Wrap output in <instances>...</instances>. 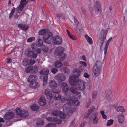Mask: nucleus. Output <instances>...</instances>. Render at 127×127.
<instances>
[{"label": "nucleus", "instance_id": "f8f14e48", "mask_svg": "<svg viewBox=\"0 0 127 127\" xmlns=\"http://www.w3.org/2000/svg\"><path fill=\"white\" fill-rule=\"evenodd\" d=\"M55 79L58 80L59 82H61L64 81L66 79L65 76L61 73L58 74L55 77Z\"/></svg>", "mask_w": 127, "mask_h": 127}, {"label": "nucleus", "instance_id": "72a5a7b5", "mask_svg": "<svg viewBox=\"0 0 127 127\" xmlns=\"http://www.w3.org/2000/svg\"><path fill=\"white\" fill-rule=\"evenodd\" d=\"M61 96L59 94H56L54 97V99L55 100H59L61 99Z\"/></svg>", "mask_w": 127, "mask_h": 127}, {"label": "nucleus", "instance_id": "37998d69", "mask_svg": "<svg viewBox=\"0 0 127 127\" xmlns=\"http://www.w3.org/2000/svg\"><path fill=\"white\" fill-rule=\"evenodd\" d=\"M45 127H56V125L54 123H50L46 125Z\"/></svg>", "mask_w": 127, "mask_h": 127}, {"label": "nucleus", "instance_id": "ea45409f", "mask_svg": "<svg viewBox=\"0 0 127 127\" xmlns=\"http://www.w3.org/2000/svg\"><path fill=\"white\" fill-rule=\"evenodd\" d=\"M38 71V68L36 66H32V73H35L37 72Z\"/></svg>", "mask_w": 127, "mask_h": 127}, {"label": "nucleus", "instance_id": "79ce46f5", "mask_svg": "<svg viewBox=\"0 0 127 127\" xmlns=\"http://www.w3.org/2000/svg\"><path fill=\"white\" fill-rule=\"evenodd\" d=\"M61 70H62L64 71V72L65 73H68L69 72V70L66 67L62 68H61Z\"/></svg>", "mask_w": 127, "mask_h": 127}, {"label": "nucleus", "instance_id": "58836bf2", "mask_svg": "<svg viewBox=\"0 0 127 127\" xmlns=\"http://www.w3.org/2000/svg\"><path fill=\"white\" fill-rule=\"evenodd\" d=\"M43 43V41L41 39H38L37 42V46L38 47H41Z\"/></svg>", "mask_w": 127, "mask_h": 127}, {"label": "nucleus", "instance_id": "49530a36", "mask_svg": "<svg viewBox=\"0 0 127 127\" xmlns=\"http://www.w3.org/2000/svg\"><path fill=\"white\" fill-rule=\"evenodd\" d=\"M105 112L103 110H102L100 111V113L101 115L102 118L103 119H106L107 118V116L104 114Z\"/></svg>", "mask_w": 127, "mask_h": 127}, {"label": "nucleus", "instance_id": "680f3d73", "mask_svg": "<svg viewBox=\"0 0 127 127\" xmlns=\"http://www.w3.org/2000/svg\"><path fill=\"white\" fill-rule=\"evenodd\" d=\"M52 91L54 93L56 94H58L60 92V90L59 89H56L55 90H53Z\"/></svg>", "mask_w": 127, "mask_h": 127}, {"label": "nucleus", "instance_id": "8fccbe9b", "mask_svg": "<svg viewBox=\"0 0 127 127\" xmlns=\"http://www.w3.org/2000/svg\"><path fill=\"white\" fill-rule=\"evenodd\" d=\"M109 94L108 95H106V98L107 100L109 101H110L111 100V99L109 95V94H110L111 93V91H109Z\"/></svg>", "mask_w": 127, "mask_h": 127}, {"label": "nucleus", "instance_id": "de8ad7c7", "mask_svg": "<svg viewBox=\"0 0 127 127\" xmlns=\"http://www.w3.org/2000/svg\"><path fill=\"white\" fill-rule=\"evenodd\" d=\"M51 71L53 73L55 74L58 72V69L57 68H53L51 69Z\"/></svg>", "mask_w": 127, "mask_h": 127}, {"label": "nucleus", "instance_id": "412c9836", "mask_svg": "<svg viewBox=\"0 0 127 127\" xmlns=\"http://www.w3.org/2000/svg\"><path fill=\"white\" fill-rule=\"evenodd\" d=\"M95 109V108L94 106L91 107L90 109L88 110L84 116V118H87L91 112L93 111Z\"/></svg>", "mask_w": 127, "mask_h": 127}, {"label": "nucleus", "instance_id": "c03bdc74", "mask_svg": "<svg viewBox=\"0 0 127 127\" xmlns=\"http://www.w3.org/2000/svg\"><path fill=\"white\" fill-rule=\"evenodd\" d=\"M29 62L28 60L27 59H25L23 60V64L25 66L27 64H29Z\"/></svg>", "mask_w": 127, "mask_h": 127}, {"label": "nucleus", "instance_id": "e2e57ef3", "mask_svg": "<svg viewBox=\"0 0 127 127\" xmlns=\"http://www.w3.org/2000/svg\"><path fill=\"white\" fill-rule=\"evenodd\" d=\"M52 91L54 93L56 94H58L60 92V90L59 89H56L55 90H53Z\"/></svg>", "mask_w": 127, "mask_h": 127}, {"label": "nucleus", "instance_id": "3c124183", "mask_svg": "<svg viewBox=\"0 0 127 127\" xmlns=\"http://www.w3.org/2000/svg\"><path fill=\"white\" fill-rule=\"evenodd\" d=\"M97 94V92L96 91H94L92 94V97L93 98H95L96 97Z\"/></svg>", "mask_w": 127, "mask_h": 127}, {"label": "nucleus", "instance_id": "cd10ccee", "mask_svg": "<svg viewBox=\"0 0 127 127\" xmlns=\"http://www.w3.org/2000/svg\"><path fill=\"white\" fill-rule=\"evenodd\" d=\"M66 32L67 33L68 36L71 39L74 40H76V37L75 36L72 35L71 33H70V32L68 31V30H66Z\"/></svg>", "mask_w": 127, "mask_h": 127}, {"label": "nucleus", "instance_id": "423d86ee", "mask_svg": "<svg viewBox=\"0 0 127 127\" xmlns=\"http://www.w3.org/2000/svg\"><path fill=\"white\" fill-rule=\"evenodd\" d=\"M52 42L53 44L60 45L62 42V38L61 37L58 35L56 36L55 37H53V36L51 39L50 43Z\"/></svg>", "mask_w": 127, "mask_h": 127}, {"label": "nucleus", "instance_id": "20e7f679", "mask_svg": "<svg viewBox=\"0 0 127 127\" xmlns=\"http://www.w3.org/2000/svg\"><path fill=\"white\" fill-rule=\"evenodd\" d=\"M71 99L72 100V102H71V105L68 106L69 109L68 111V113L69 112L72 113L75 112L76 109L74 107L79 106L80 104L78 100H73L72 97H71Z\"/></svg>", "mask_w": 127, "mask_h": 127}, {"label": "nucleus", "instance_id": "774afa93", "mask_svg": "<svg viewBox=\"0 0 127 127\" xmlns=\"http://www.w3.org/2000/svg\"><path fill=\"white\" fill-rule=\"evenodd\" d=\"M62 15H63V14L62 13H58L57 15V17L58 18H59Z\"/></svg>", "mask_w": 127, "mask_h": 127}, {"label": "nucleus", "instance_id": "9b49d317", "mask_svg": "<svg viewBox=\"0 0 127 127\" xmlns=\"http://www.w3.org/2000/svg\"><path fill=\"white\" fill-rule=\"evenodd\" d=\"M59 86L62 88V91L64 93H66L68 91L69 87L67 83L65 82L59 83Z\"/></svg>", "mask_w": 127, "mask_h": 127}, {"label": "nucleus", "instance_id": "b1692460", "mask_svg": "<svg viewBox=\"0 0 127 127\" xmlns=\"http://www.w3.org/2000/svg\"><path fill=\"white\" fill-rule=\"evenodd\" d=\"M97 113H96L93 115L92 117L93 121V123L95 124H96L98 121V119L97 118Z\"/></svg>", "mask_w": 127, "mask_h": 127}, {"label": "nucleus", "instance_id": "9d476101", "mask_svg": "<svg viewBox=\"0 0 127 127\" xmlns=\"http://www.w3.org/2000/svg\"><path fill=\"white\" fill-rule=\"evenodd\" d=\"M77 90L75 87H72L69 89L70 91L73 94L75 95V97L76 99H79L81 97V93L77 91Z\"/></svg>", "mask_w": 127, "mask_h": 127}, {"label": "nucleus", "instance_id": "aec40b11", "mask_svg": "<svg viewBox=\"0 0 127 127\" xmlns=\"http://www.w3.org/2000/svg\"><path fill=\"white\" fill-rule=\"evenodd\" d=\"M18 27L23 31L27 30L29 28L28 26L25 24H19Z\"/></svg>", "mask_w": 127, "mask_h": 127}, {"label": "nucleus", "instance_id": "7ed1b4c3", "mask_svg": "<svg viewBox=\"0 0 127 127\" xmlns=\"http://www.w3.org/2000/svg\"><path fill=\"white\" fill-rule=\"evenodd\" d=\"M71 97H70L68 94H65L64 97L61 99V101L63 103L66 102V103L64 104L63 107V111L64 112L68 113V106L71 105V102L72 100L71 99Z\"/></svg>", "mask_w": 127, "mask_h": 127}, {"label": "nucleus", "instance_id": "1a4fd4ad", "mask_svg": "<svg viewBox=\"0 0 127 127\" xmlns=\"http://www.w3.org/2000/svg\"><path fill=\"white\" fill-rule=\"evenodd\" d=\"M52 114L53 115L55 116H59L61 119H64L66 117V115L64 113L58 110L53 111Z\"/></svg>", "mask_w": 127, "mask_h": 127}, {"label": "nucleus", "instance_id": "6e6552de", "mask_svg": "<svg viewBox=\"0 0 127 127\" xmlns=\"http://www.w3.org/2000/svg\"><path fill=\"white\" fill-rule=\"evenodd\" d=\"M81 66H80L79 69H75L73 71V76L76 78H78L80 75L81 72L84 69V68H81Z\"/></svg>", "mask_w": 127, "mask_h": 127}, {"label": "nucleus", "instance_id": "f3484780", "mask_svg": "<svg viewBox=\"0 0 127 127\" xmlns=\"http://www.w3.org/2000/svg\"><path fill=\"white\" fill-rule=\"evenodd\" d=\"M49 86L51 88L53 89L57 87V85L56 81L54 80H53L49 81Z\"/></svg>", "mask_w": 127, "mask_h": 127}, {"label": "nucleus", "instance_id": "4be33fe9", "mask_svg": "<svg viewBox=\"0 0 127 127\" xmlns=\"http://www.w3.org/2000/svg\"><path fill=\"white\" fill-rule=\"evenodd\" d=\"M37 79V77L34 75H31L28 78V81L30 82L36 80Z\"/></svg>", "mask_w": 127, "mask_h": 127}, {"label": "nucleus", "instance_id": "2f4dec72", "mask_svg": "<svg viewBox=\"0 0 127 127\" xmlns=\"http://www.w3.org/2000/svg\"><path fill=\"white\" fill-rule=\"evenodd\" d=\"M124 117L122 115H119L118 117V122L119 123H121L123 122L124 120Z\"/></svg>", "mask_w": 127, "mask_h": 127}, {"label": "nucleus", "instance_id": "39448f33", "mask_svg": "<svg viewBox=\"0 0 127 127\" xmlns=\"http://www.w3.org/2000/svg\"><path fill=\"white\" fill-rule=\"evenodd\" d=\"M16 111L17 115L21 118L26 117L28 116V113L27 111L25 110H22L20 108H17Z\"/></svg>", "mask_w": 127, "mask_h": 127}, {"label": "nucleus", "instance_id": "ddd939ff", "mask_svg": "<svg viewBox=\"0 0 127 127\" xmlns=\"http://www.w3.org/2000/svg\"><path fill=\"white\" fill-rule=\"evenodd\" d=\"M45 94L46 95L47 98L50 99H52L53 96L52 91L49 89H46Z\"/></svg>", "mask_w": 127, "mask_h": 127}, {"label": "nucleus", "instance_id": "e433bc0d", "mask_svg": "<svg viewBox=\"0 0 127 127\" xmlns=\"http://www.w3.org/2000/svg\"><path fill=\"white\" fill-rule=\"evenodd\" d=\"M48 76H45L43 78V86H45L47 83Z\"/></svg>", "mask_w": 127, "mask_h": 127}, {"label": "nucleus", "instance_id": "a18cd8bd", "mask_svg": "<svg viewBox=\"0 0 127 127\" xmlns=\"http://www.w3.org/2000/svg\"><path fill=\"white\" fill-rule=\"evenodd\" d=\"M113 122V120H108L107 123V126H109L112 125Z\"/></svg>", "mask_w": 127, "mask_h": 127}, {"label": "nucleus", "instance_id": "5701e85b", "mask_svg": "<svg viewBox=\"0 0 127 127\" xmlns=\"http://www.w3.org/2000/svg\"><path fill=\"white\" fill-rule=\"evenodd\" d=\"M98 61L96 62L95 65L94 66H96L98 68H101V63L100 61L101 60V56H98Z\"/></svg>", "mask_w": 127, "mask_h": 127}, {"label": "nucleus", "instance_id": "a878e982", "mask_svg": "<svg viewBox=\"0 0 127 127\" xmlns=\"http://www.w3.org/2000/svg\"><path fill=\"white\" fill-rule=\"evenodd\" d=\"M115 108L117 111H120L122 112H125V110L122 106H116Z\"/></svg>", "mask_w": 127, "mask_h": 127}, {"label": "nucleus", "instance_id": "dca6fc26", "mask_svg": "<svg viewBox=\"0 0 127 127\" xmlns=\"http://www.w3.org/2000/svg\"><path fill=\"white\" fill-rule=\"evenodd\" d=\"M73 19L74 22L76 27L80 31H82V29H81L82 28V25L79 22L77 19L75 17H73Z\"/></svg>", "mask_w": 127, "mask_h": 127}, {"label": "nucleus", "instance_id": "864d4df0", "mask_svg": "<svg viewBox=\"0 0 127 127\" xmlns=\"http://www.w3.org/2000/svg\"><path fill=\"white\" fill-rule=\"evenodd\" d=\"M38 86H39L38 83L34 81L32 88H36L38 87Z\"/></svg>", "mask_w": 127, "mask_h": 127}, {"label": "nucleus", "instance_id": "13d9d810", "mask_svg": "<svg viewBox=\"0 0 127 127\" xmlns=\"http://www.w3.org/2000/svg\"><path fill=\"white\" fill-rule=\"evenodd\" d=\"M43 121L42 120H39L37 122V125H42L43 124Z\"/></svg>", "mask_w": 127, "mask_h": 127}, {"label": "nucleus", "instance_id": "f257e3e1", "mask_svg": "<svg viewBox=\"0 0 127 127\" xmlns=\"http://www.w3.org/2000/svg\"><path fill=\"white\" fill-rule=\"evenodd\" d=\"M69 82L72 86H74L77 90L82 91L85 88L86 83L80 79L76 80L74 77L71 76L69 79Z\"/></svg>", "mask_w": 127, "mask_h": 127}, {"label": "nucleus", "instance_id": "a211bd4d", "mask_svg": "<svg viewBox=\"0 0 127 127\" xmlns=\"http://www.w3.org/2000/svg\"><path fill=\"white\" fill-rule=\"evenodd\" d=\"M64 49L63 48L60 47H58L55 50V54H57L58 56H60L61 54H62Z\"/></svg>", "mask_w": 127, "mask_h": 127}, {"label": "nucleus", "instance_id": "09e8293b", "mask_svg": "<svg viewBox=\"0 0 127 127\" xmlns=\"http://www.w3.org/2000/svg\"><path fill=\"white\" fill-rule=\"evenodd\" d=\"M28 61L29 62V65H33L35 62V60H29Z\"/></svg>", "mask_w": 127, "mask_h": 127}, {"label": "nucleus", "instance_id": "338daca9", "mask_svg": "<svg viewBox=\"0 0 127 127\" xmlns=\"http://www.w3.org/2000/svg\"><path fill=\"white\" fill-rule=\"evenodd\" d=\"M35 51V52L38 54L40 53L41 51V49L40 48L37 49Z\"/></svg>", "mask_w": 127, "mask_h": 127}, {"label": "nucleus", "instance_id": "603ef678", "mask_svg": "<svg viewBox=\"0 0 127 127\" xmlns=\"http://www.w3.org/2000/svg\"><path fill=\"white\" fill-rule=\"evenodd\" d=\"M35 39L34 37H30L27 40V41L28 42H31L34 40Z\"/></svg>", "mask_w": 127, "mask_h": 127}, {"label": "nucleus", "instance_id": "473e14b6", "mask_svg": "<svg viewBox=\"0 0 127 127\" xmlns=\"http://www.w3.org/2000/svg\"><path fill=\"white\" fill-rule=\"evenodd\" d=\"M31 109L34 111H37L39 109V107L35 105H32L31 106Z\"/></svg>", "mask_w": 127, "mask_h": 127}, {"label": "nucleus", "instance_id": "0e129e2a", "mask_svg": "<svg viewBox=\"0 0 127 127\" xmlns=\"http://www.w3.org/2000/svg\"><path fill=\"white\" fill-rule=\"evenodd\" d=\"M108 47V46H105L104 48V54L105 55L107 53Z\"/></svg>", "mask_w": 127, "mask_h": 127}, {"label": "nucleus", "instance_id": "5fc2aeb1", "mask_svg": "<svg viewBox=\"0 0 127 127\" xmlns=\"http://www.w3.org/2000/svg\"><path fill=\"white\" fill-rule=\"evenodd\" d=\"M83 76L85 78H88L90 76V75L87 72H85L83 75Z\"/></svg>", "mask_w": 127, "mask_h": 127}, {"label": "nucleus", "instance_id": "f03ea898", "mask_svg": "<svg viewBox=\"0 0 127 127\" xmlns=\"http://www.w3.org/2000/svg\"><path fill=\"white\" fill-rule=\"evenodd\" d=\"M38 34L39 35H43V39L45 43H50L51 39L53 36L52 32H49L47 30L43 29L39 32Z\"/></svg>", "mask_w": 127, "mask_h": 127}, {"label": "nucleus", "instance_id": "bb28decb", "mask_svg": "<svg viewBox=\"0 0 127 127\" xmlns=\"http://www.w3.org/2000/svg\"><path fill=\"white\" fill-rule=\"evenodd\" d=\"M85 37L87 41L90 44H92L93 43V41L92 38L89 37L88 35L85 34Z\"/></svg>", "mask_w": 127, "mask_h": 127}, {"label": "nucleus", "instance_id": "a19ab883", "mask_svg": "<svg viewBox=\"0 0 127 127\" xmlns=\"http://www.w3.org/2000/svg\"><path fill=\"white\" fill-rule=\"evenodd\" d=\"M105 39V38H104L102 39H99V43L101 47L102 45L103 44L104 42L105 41L104 40Z\"/></svg>", "mask_w": 127, "mask_h": 127}, {"label": "nucleus", "instance_id": "4468645a", "mask_svg": "<svg viewBox=\"0 0 127 127\" xmlns=\"http://www.w3.org/2000/svg\"><path fill=\"white\" fill-rule=\"evenodd\" d=\"M39 104L41 106H45L46 103V100L45 97L41 96L38 100Z\"/></svg>", "mask_w": 127, "mask_h": 127}, {"label": "nucleus", "instance_id": "c85d7f7f", "mask_svg": "<svg viewBox=\"0 0 127 127\" xmlns=\"http://www.w3.org/2000/svg\"><path fill=\"white\" fill-rule=\"evenodd\" d=\"M63 65L62 63L58 60L57 61L54 63V65L56 68H60Z\"/></svg>", "mask_w": 127, "mask_h": 127}, {"label": "nucleus", "instance_id": "f704fd0d", "mask_svg": "<svg viewBox=\"0 0 127 127\" xmlns=\"http://www.w3.org/2000/svg\"><path fill=\"white\" fill-rule=\"evenodd\" d=\"M25 71L27 73H29L30 72L32 73V66H28L27 68L25 69Z\"/></svg>", "mask_w": 127, "mask_h": 127}, {"label": "nucleus", "instance_id": "69168bd1", "mask_svg": "<svg viewBox=\"0 0 127 127\" xmlns=\"http://www.w3.org/2000/svg\"><path fill=\"white\" fill-rule=\"evenodd\" d=\"M66 56H59V59L60 61H63L64 59L65 58Z\"/></svg>", "mask_w": 127, "mask_h": 127}, {"label": "nucleus", "instance_id": "052dcab7", "mask_svg": "<svg viewBox=\"0 0 127 127\" xmlns=\"http://www.w3.org/2000/svg\"><path fill=\"white\" fill-rule=\"evenodd\" d=\"M112 39V38L111 37L107 41L105 46H108V45H109V43L110 42L111 40Z\"/></svg>", "mask_w": 127, "mask_h": 127}, {"label": "nucleus", "instance_id": "2eb2a0df", "mask_svg": "<svg viewBox=\"0 0 127 127\" xmlns=\"http://www.w3.org/2000/svg\"><path fill=\"white\" fill-rule=\"evenodd\" d=\"M101 68H98L96 66H94L93 68V72L96 77L97 76L100 74V69Z\"/></svg>", "mask_w": 127, "mask_h": 127}, {"label": "nucleus", "instance_id": "7c9ffc66", "mask_svg": "<svg viewBox=\"0 0 127 127\" xmlns=\"http://www.w3.org/2000/svg\"><path fill=\"white\" fill-rule=\"evenodd\" d=\"M25 6L20 4L17 8L16 11L18 13H20L24 9Z\"/></svg>", "mask_w": 127, "mask_h": 127}, {"label": "nucleus", "instance_id": "4c0bfd02", "mask_svg": "<svg viewBox=\"0 0 127 127\" xmlns=\"http://www.w3.org/2000/svg\"><path fill=\"white\" fill-rule=\"evenodd\" d=\"M28 2L26 0H21L20 4L24 6H26Z\"/></svg>", "mask_w": 127, "mask_h": 127}, {"label": "nucleus", "instance_id": "c9c22d12", "mask_svg": "<svg viewBox=\"0 0 127 127\" xmlns=\"http://www.w3.org/2000/svg\"><path fill=\"white\" fill-rule=\"evenodd\" d=\"M57 124H60L61 123L62 121L59 119H58L56 117H54V122Z\"/></svg>", "mask_w": 127, "mask_h": 127}, {"label": "nucleus", "instance_id": "393cba45", "mask_svg": "<svg viewBox=\"0 0 127 127\" xmlns=\"http://www.w3.org/2000/svg\"><path fill=\"white\" fill-rule=\"evenodd\" d=\"M25 53L27 56H32L33 52L30 48H28L25 50Z\"/></svg>", "mask_w": 127, "mask_h": 127}, {"label": "nucleus", "instance_id": "6e6d98bb", "mask_svg": "<svg viewBox=\"0 0 127 127\" xmlns=\"http://www.w3.org/2000/svg\"><path fill=\"white\" fill-rule=\"evenodd\" d=\"M43 51L45 52H47L48 50V48L47 46H44L42 49Z\"/></svg>", "mask_w": 127, "mask_h": 127}, {"label": "nucleus", "instance_id": "c756f323", "mask_svg": "<svg viewBox=\"0 0 127 127\" xmlns=\"http://www.w3.org/2000/svg\"><path fill=\"white\" fill-rule=\"evenodd\" d=\"M49 70L47 69H42L40 72V73L41 75H46L48 73Z\"/></svg>", "mask_w": 127, "mask_h": 127}, {"label": "nucleus", "instance_id": "6ab92c4d", "mask_svg": "<svg viewBox=\"0 0 127 127\" xmlns=\"http://www.w3.org/2000/svg\"><path fill=\"white\" fill-rule=\"evenodd\" d=\"M14 116L13 113L10 112H7L6 113L4 116V118L5 119H9L12 118Z\"/></svg>", "mask_w": 127, "mask_h": 127}, {"label": "nucleus", "instance_id": "0eeeda50", "mask_svg": "<svg viewBox=\"0 0 127 127\" xmlns=\"http://www.w3.org/2000/svg\"><path fill=\"white\" fill-rule=\"evenodd\" d=\"M94 7L95 12L98 14H100L101 13V4L98 1H96L94 3Z\"/></svg>", "mask_w": 127, "mask_h": 127}, {"label": "nucleus", "instance_id": "4d7b16f0", "mask_svg": "<svg viewBox=\"0 0 127 127\" xmlns=\"http://www.w3.org/2000/svg\"><path fill=\"white\" fill-rule=\"evenodd\" d=\"M54 117L51 118V117H48L47 118V120L50 122H54Z\"/></svg>", "mask_w": 127, "mask_h": 127}, {"label": "nucleus", "instance_id": "bf43d9fd", "mask_svg": "<svg viewBox=\"0 0 127 127\" xmlns=\"http://www.w3.org/2000/svg\"><path fill=\"white\" fill-rule=\"evenodd\" d=\"M80 63L81 64L82 66L84 67H86L87 66V64L86 62L81 61H80Z\"/></svg>", "mask_w": 127, "mask_h": 127}]
</instances>
